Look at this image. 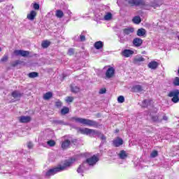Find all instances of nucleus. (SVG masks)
Instances as JSON below:
<instances>
[{
  "label": "nucleus",
  "instance_id": "1",
  "mask_svg": "<svg viewBox=\"0 0 179 179\" xmlns=\"http://www.w3.org/2000/svg\"><path fill=\"white\" fill-rule=\"evenodd\" d=\"M76 160V159L74 158L65 160L62 165H59L57 167L50 169L46 171L45 174V177H51V176H55L57 173L68 170V169L72 166L73 163H75Z\"/></svg>",
  "mask_w": 179,
  "mask_h": 179
},
{
  "label": "nucleus",
  "instance_id": "2",
  "mask_svg": "<svg viewBox=\"0 0 179 179\" xmlns=\"http://www.w3.org/2000/svg\"><path fill=\"white\" fill-rule=\"evenodd\" d=\"M78 132H80L83 135H89V136H92V138H96V136H97L101 141H106L107 139L106 136L101 131L86 127L79 128Z\"/></svg>",
  "mask_w": 179,
  "mask_h": 179
},
{
  "label": "nucleus",
  "instance_id": "3",
  "mask_svg": "<svg viewBox=\"0 0 179 179\" xmlns=\"http://www.w3.org/2000/svg\"><path fill=\"white\" fill-rule=\"evenodd\" d=\"M99 162V157H97L96 155L92 156V157H90L86 159L85 162H84L78 169H77V172L79 174H83L85 171V170H89V166H94L96 163Z\"/></svg>",
  "mask_w": 179,
  "mask_h": 179
},
{
  "label": "nucleus",
  "instance_id": "4",
  "mask_svg": "<svg viewBox=\"0 0 179 179\" xmlns=\"http://www.w3.org/2000/svg\"><path fill=\"white\" fill-rule=\"evenodd\" d=\"M71 121H75V122L83 124V125H87L88 127H94V128L99 127V123H97V122L94 120H90L89 119L73 117L71 118Z\"/></svg>",
  "mask_w": 179,
  "mask_h": 179
},
{
  "label": "nucleus",
  "instance_id": "5",
  "mask_svg": "<svg viewBox=\"0 0 179 179\" xmlns=\"http://www.w3.org/2000/svg\"><path fill=\"white\" fill-rule=\"evenodd\" d=\"M168 96L172 97L171 101L173 103H178V101H179V90H175L171 91L168 94Z\"/></svg>",
  "mask_w": 179,
  "mask_h": 179
},
{
  "label": "nucleus",
  "instance_id": "6",
  "mask_svg": "<svg viewBox=\"0 0 179 179\" xmlns=\"http://www.w3.org/2000/svg\"><path fill=\"white\" fill-rule=\"evenodd\" d=\"M128 2L131 6H139V5L143 6L145 5V1L143 0H128Z\"/></svg>",
  "mask_w": 179,
  "mask_h": 179
},
{
  "label": "nucleus",
  "instance_id": "7",
  "mask_svg": "<svg viewBox=\"0 0 179 179\" xmlns=\"http://www.w3.org/2000/svg\"><path fill=\"white\" fill-rule=\"evenodd\" d=\"M14 54L15 55H21V57H29V55H30V52L27 51V50H15L14 51Z\"/></svg>",
  "mask_w": 179,
  "mask_h": 179
},
{
  "label": "nucleus",
  "instance_id": "8",
  "mask_svg": "<svg viewBox=\"0 0 179 179\" xmlns=\"http://www.w3.org/2000/svg\"><path fill=\"white\" fill-rule=\"evenodd\" d=\"M134 50L129 49H125L122 52V57H124V58H129V57L134 55Z\"/></svg>",
  "mask_w": 179,
  "mask_h": 179
},
{
  "label": "nucleus",
  "instance_id": "9",
  "mask_svg": "<svg viewBox=\"0 0 179 179\" xmlns=\"http://www.w3.org/2000/svg\"><path fill=\"white\" fill-rule=\"evenodd\" d=\"M114 73H115V69H114L113 67L108 68L106 73L107 79H110V78H113L114 76Z\"/></svg>",
  "mask_w": 179,
  "mask_h": 179
},
{
  "label": "nucleus",
  "instance_id": "10",
  "mask_svg": "<svg viewBox=\"0 0 179 179\" xmlns=\"http://www.w3.org/2000/svg\"><path fill=\"white\" fill-rule=\"evenodd\" d=\"M124 140L122 138L117 137L116 139H114L113 141V145L115 146V148H120L121 145H123Z\"/></svg>",
  "mask_w": 179,
  "mask_h": 179
},
{
  "label": "nucleus",
  "instance_id": "11",
  "mask_svg": "<svg viewBox=\"0 0 179 179\" xmlns=\"http://www.w3.org/2000/svg\"><path fill=\"white\" fill-rule=\"evenodd\" d=\"M142 44H143V40H142V38H135L133 40V45L134 47H141V45H142Z\"/></svg>",
  "mask_w": 179,
  "mask_h": 179
},
{
  "label": "nucleus",
  "instance_id": "12",
  "mask_svg": "<svg viewBox=\"0 0 179 179\" xmlns=\"http://www.w3.org/2000/svg\"><path fill=\"white\" fill-rule=\"evenodd\" d=\"M131 90L132 92H134V93H139L141 92H143V88L141 87V85H136L133 86Z\"/></svg>",
  "mask_w": 179,
  "mask_h": 179
},
{
  "label": "nucleus",
  "instance_id": "13",
  "mask_svg": "<svg viewBox=\"0 0 179 179\" xmlns=\"http://www.w3.org/2000/svg\"><path fill=\"white\" fill-rule=\"evenodd\" d=\"M11 96L14 99H20V97H22V96H23V93H21L20 91L15 90L12 92Z\"/></svg>",
  "mask_w": 179,
  "mask_h": 179
},
{
  "label": "nucleus",
  "instance_id": "14",
  "mask_svg": "<svg viewBox=\"0 0 179 179\" xmlns=\"http://www.w3.org/2000/svg\"><path fill=\"white\" fill-rule=\"evenodd\" d=\"M94 48H96V50H101V48L104 47V43H103V41H99L94 43Z\"/></svg>",
  "mask_w": 179,
  "mask_h": 179
},
{
  "label": "nucleus",
  "instance_id": "15",
  "mask_svg": "<svg viewBox=\"0 0 179 179\" xmlns=\"http://www.w3.org/2000/svg\"><path fill=\"white\" fill-rule=\"evenodd\" d=\"M31 121V117L30 116H21L20 117V122L27 123Z\"/></svg>",
  "mask_w": 179,
  "mask_h": 179
},
{
  "label": "nucleus",
  "instance_id": "16",
  "mask_svg": "<svg viewBox=\"0 0 179 179\" xmlns=\"http://www.w3.org/2000/svg\"><path fill=\"white\" fill-rule=\"evenodd\" d=\"M135 31V29L132 27H128L123 29L124 34H126L127 36H129V34H132Z\"/></svg>",
  "mask_w": 179,
  "mask_h": 179
},
{
  "label": "nucleus",
  "instance_id": "17",
  "mask_svg": "<svg viewBox=\"0 0 179 179\" xmlns=\"http://www.w3.org/2000/svg\"><path fill=\"white\" fill-rule=\"evenodd\" d=\"M152 103H153V101L150 99H145L142 103V107H144V108L149 107V106H152Z\"/></svg>",
  "mask_w": 179,
  "mask_h": 179
},
{
  "label": "nucleus",
  "instance_id": "18",
  "mask_svg": "<svg viewBox=\"0 0 179 179\" xmlns=\"http://www.w3.org/2000/svg\"><path fill=\"white\" fill-rule=\"evenodd\" d=\"M151 117L152 121L153 122H162V120L159 118V115H152V113L150 114Z\"/></svg>",
  "mask_w": 179,
  "mask_h": 179
},
{
  "label": "nucleus",
  "instance_id": "19",
  "mask_svg": "<svg viewBox=\"0 0 179 179\" xmlns=\"http://www.w3.org/2000/svg\"><path fill=\"white\" fill-rule=\"evenodd\" d=\"M157 66H159V63H157V62L152 61L148 64V68L150 69H156Z\"/></svg>",
  "mask_w": 179,
  "mask_h": 179
},
{
  "label": "nucleus",
  "instance_id": "20",
  "mask_svg": "<svg viewBox=\"0 0 179 179\" xmlns=\"http://www.w3.org/2000/svg\"><path fill=\"white\" fill-rule=\"evenodd\" d=\"M70 87L72 93H79V92L80 91V88L75 85V84L71 85Z\"/></svg>",
  "mask_w": 179,
  "mask_h": 179
},
{
  "label": "nucleus",
  "instance_id": "21",
  "mask_svg": "<svg viewBox=\"0 0 179 179\" xmlns=\"http://www.w3.org/2000/svg\"><path fill=\"white\" fill-rule=\"evenodd\" d=\"M145 35H146V29L141 28L137 30V36H138V37H142Z\"/></svg>",
  "mask_w": 179,
  "mask_h": 179
},
{
  "label": "nucleus",
  "instance_id": "22",
  "mask_svg": "<svg viewBox=\"0 0 179 179\" xmlns=\"http://www.w3.org/2000/svg\"><path fill=\"white\" fill-rule=\"evenodd\" d=\"M37 13L34 10H31L29 14L27 15V19L29 20H34V17H36Z\"/></svg>",
  "mask_w": 179,
  "mask_h": 179
},
{
  "label": "nucleus",
  "instance_id": "23",
  "mask_svg": "<svg viewBox=\"0 0 179 179\" xmlns=\"http://www.w3.org/2000/svg\"><path fill=\"white\" fill-rule=\"evenodd\" d=\"M118 156L120 159L124 160V159H127L128 157V154H127V152H125V150H121Z\"/></svg>",
  "mask_w": 179,
  "mask_h": 179
},
{
  "label": "nucleus",
  "instance_id": "24",
  "mask_svg": "<svg viewBox=\"0 0 179 179\" xmlns=\"http://www.w3.org/2000/svg\"><path fill=\"white\" fill-rule=\"evenodd\" d=\"M70 145H71V141H69V140H65L62 143V148L63 149H68V148H69Z\"/></svg>",
  "mask_w": 179,
  "mask_h": 179
},
{
  "label": "nucleus",
  "instance_id": "25",
  "mask_svg": "<svg viewBox=\"0 0 179 179\" xmlns=\"http://www.w3.org/2000/svg\"><path fill=\"white\" fill-rule=\"evenodd\" d=\"M143 61H145V58L139 56H136L134 59V64H139V62H143Z\"/></svg>",
  "mask_w": 179,
  "mask_h": 179
},
{
  "label": "nucleus",
  "instance_id": "26",
  "mask_svg": "<svg viewBox=\"0 0 179 179\" xmlns=\"http://www.w3.org/2000/svg\"><path fill=\"white\" fill-rule=\"evenodd\" d=\"M55 15L59 19H62V17H64V12L61 10H57Z\"/></svg>",
  "mask_w": 179,
  "mask_h": 179
},
{
  "label": "nucleus",
  "instance_id": "27",
  "mask_svg": "<svg viewBox=\"0 0 179 179\" xmlns=\"http://www.w3.org/2000/svg\"><path fill=\"white\" fill-rule=\"evenodd\" d=\"M103 19L105 20H111V19H113V14L110 12L106 13V14L103 17Z\"/></svg>",
  "mask_w": 179,
  "mask_h": 179
},
{
  "label": "nucleus",
  "instance_id": "28",
  "mask_svg": "<svg viewBox=\"0 0 179 179\" xmlns=\"http://www.w3.org/2000/svg\"><path fill=\"white\" fill-rule=\"evenodd\" d=\"M51 97H52V92H46L43 96L44 100H50Z\"/></svg>",
  "mask_w": 179,
  "mask_h": 179
},
{
  "label": "nucleus",
  "instance_id": "29",
  "mask_svg": "<svg viewBox=\"0 0 179 179\" xmlns=\"http://www.w3.org/2000/svg\"><path fill=\"white\" fill-rule=\"evenodd\" d=\"M69 113V108L64 106L63 108L61 110V114L62 115H65V114H68Z\"/></svg>",
  "mask_w": 179,
  "mask_h": 179
},
{
  "label": "nucleus",
  "instance_id": "30",
  "mask_svg": "<svg viewBox=\"0 0 179 179\" xmlns=\"http://www.w3.org/2000/svg\"><path fill=\"white\" fill-rule=\"evenodd\" d=\"M118 38L120 39V43H121L122 44H124V43H125L127 41V38L125 37V36L119 35Z\"/></svg>",
  "mask_w": 179,
  "mask_h": 179
},
{
  "label": "nucleus",
  "instance_id": "31",
  "mask_svg": "<svg viewBox=\"0 0 179 179\" xmlns=\"http://www.w3.org/2000/svg\"><path fill=\"white\" fill-rule=\"evenodd\" d=\"M133 22H134V23H135L136 24H139V23H141V17H139V16H135V17L133 18Z\"/></svg>",
  "mask_w": 179,
  "mask_h": 179
},
{
  "label": "nucleus",
  "instance_id": "32",
  "mask_svg": "<svg viewBox=\"0 0 179 179\" xmlns=\"http://www.w3.org/2000/svg\"><path fill=\"white\" fill-rule=\"evenodd\" d=\"M28 76H29V78H37L38 76V73H37V72H31V73H29L28 74Z\"/></svg>",
  "mask_w": 179,
  "mask_h": 179
},
{
  "label": "nucleus",
  "instance_id": "33",
  "mask_svg": "<svg viewBox=\"0 0 179 179\" xmlns=\"http://www.w3.org/2000/svg\"><path fill=\"white\" fill-rule=\"evenodd\" d=\"M49 45H50V41H44L41 43V46L43 47V48H48Z\"/></svg>",
  "mask_w": 179,
  "mask_h": 179
},
{
  "label": "nucleus",
  "instance_id": "34",
  "mask_svg": "<svg viewBox=\"0 0 179 179\" xmlns=\"http://www.w3.org/2000/svg\"><path fill=\"white\" fill-rule=\"evenodd\" d=\"M20 64H22V61L16 60V61L11 63V66L15 68V66H17V65H20Z\"/></svg>",
  "mask_w": 179,
  "mask_h": 179
},
{
  "label": "nucleus",
  "instance_id": "35",
  "mask_svg": "<svg viewBox=\"0 0 179 179\" xmlns=\"http://www.w3.org/2000/svg\"><path fill=\"white\" fill-rule=\"evenodd\" d=\"M158 155H159V152H157V150H154L151 152L150 157H152V158L157 157Z\"/></svg>",
  "mask_w": 179,
  "mask_h": 179
},
{
  "label": "nucleus",
  "instance_id": "36",
  "mask_svg": "<svg viewBox=\"0 0 179 179\" xmlns=\"http://www.w3.org/2000/svg\"><path fill=\"white\" fill-rule=\"evenodd\" d=\"M55 124L58 125H69L68 123L64 122L63 120H56Z\"/></svg>",
  "mask_w": 179,
  "mask_h": 179
},
{
  "label": "nucleus",
  "instance_id": "37",
  "mask_svg": "<svg viewBox=\"0 0 179 179\" xmlns=\"http://www.w3.org/2000/svg\"><path fill=\"white\" fill-rule=\"evenodd\" d=\"M173 84L174 85V86H179V78L178 77H176Z\"/></svg>",
  "mask_w": 179,
  "mask_h": 179
},
{
  "label": "nucleus",
  "instance_id": "38",
  "mask_svg": "<svg viewBox=\"0 0 179 179\" xmlns=\"http://www.w3.org/2000/svg\"><path fill=\"white\" fill-rule=\"evenodd\" d=\"M65 101L66 103H72V101H73V96H67Z\"/></svg>",
  "mask_w": 179,
  "mask_h": 179
},
{
  "label": "nucleus",
  "instance_id": "39",
  "mask_svg": "<svg viewBox=\"0 0 179 179\" xmlns=\"http://www.w3.org/2000/svg\"><path fill=\"white\" fill-rule=\"evenodd\" d=\"M8 57L6 55H4L3 57L1 59V62H7L8 59Z\"/></svg>",
  "mask_w": 179,
  "mask_h": 179
},
{
  "label": "nucleus",
  "instance_id": "40",
  "mask_svg": "<svg viewBox=\"0 0 179 179\" xmlns=\"http://www.w3.org/2000/svg\"><path fill=\"white\" fill-rule=\"evenodd\" d=\"M117 101L118 103H124V101H125V98H124V96H120L117 98Z\"/></svg>",
  "mask_w": 179,
  "mask_h": 179
},
{
  "label": "nucleus",
  "instance_id": "41",
  "mask_svg": "<svg viewBox=\"0 0 179 179\" xmlns=\"http://www.w3.org/2000/svg\"><path fill=\"white\" fill-rule=\"evenodd\" d=\"M47 143L50 147L55 146V141L53 140L48 141Z\"/></svg>",
  "mask_w": 179,
  "mask_h": 179
},
{
  "label": "nucleus",
  "instance_id": "42",
  "mask_svg": "<svg viewBox=\"0 0 179 179\" xmlns=\"http://www.w3.org/2000/svg\"><path fill=\"white\" fill-rule=\"evenodd\" d=\"M74 54H75V49L73 48L69 49V51H68L69 55H73Z\"/></svg>",
  "mask_w": 179,
  "mask_h": 179
},
{
  "label": "nucleus",
  "instance_id": "43",
  "mask_svg": "<svg viewBox=\"0 0 179 179\" xmlns=\"http://www.w3.org/2000/svg\"><path fill=\"white\" fill-rule=\"evenodd\" d=\"M55 106H56V107H58V108L62 107V102H61L60 101H57L55 102Z\"/></svg>",
  "mask_w": 179,
  "mask_h": 179
},
{
  "label": "nucleus",
  "instance_id": "44",
  "mask_svg": "<svg viewBox=\"0 0 179 179\" xmlns=\"http://www.w3.org/2000/svg\"><path fill=\"white\" fill-rule=\"evenodd\" d=\"M34 8L36 10H38V9H40V5L38 3H35L34 4Z\"/></svg>",
  "mask_w": 179,
  "mask_h": 179
},
{
  "label": "nucleus",
  "instance_id": "45",
  "mask_svg": "<svg viewBox=\"0 0 179 179\" xmlns=\"http://www.w3.org/2000/svg\"><path fill=\"white\" fill-rule=\"evenodd\" d=\"M107 92V90L106 88H102L99 90V94H104Z\"/></svg>",
  "mask_w": 179,
  "mask_h": 179
},
{
  "label": "nucleus",
  "instance_id": "46",
  "mask_svg": "<svg viewBox=\"0 0 179 179\" xmlns=\"http://www.w3.org/2000/svg\"><path fill=\"white\" fill-rule=\"evenodd\" d=\"M162 121H169V116L166 115V114H164L163 116H162Z\"/></svg>",
  "mask_w": 179,
  "mask_h": 179
},
{
  "label": "nucleus",
  "instance_id": "47",
  "mask_svg": "<svg viewBox=\"0 0 179 179\" xmlns=\"http://www.w3.org/2000/svg\"><path fill=\"white\" fill-rule=\"evenodd\" d=\"M80 41H86V36H85V35L81 34L80 36Z\"/></svg>",
  "mask_w": 179,
  "mask_h": 179
},
{
  "label": "nucleus",
  "instance_id": "48",
  "mask_svg": "<svg viewBox=\"0 0 179 179\" xmlns=\"http://www.w3.org/2000/svg\"><path fill=\"white\" fill-rule=\"evenodd\" d=\"M27 148H29V149H32L33 148V143H31V142H29L28 143V144H27Z\"/></svg>",
  "mask_w": 179,
  "mask_h": 179
},
{
  "label": "nucleus",
  "instance_id": "49",
  "mask_svg": "<svg viewBox=\"0 0 179 179\" xmlns=\"http://www.w3.org/2000/svg\"><path fill=\"white\" fill-rule=\"evenodd\" d=\"M67 13H68V15H72V13L71 12V10H68Z\"/></svg>",
  "mask_w": 179,
  "mask_h": 179
},
{
  "label": "nucleus",
  "instance_id": "50",
  "mask_svg": "<svg viewBox=\"0 0 179 179\" xmlns=\"http://www.w3.org/2000/svg\"><path fill=\"white\" fill-rule=\"evenodd\" d=\"M178 39L179 40V36H178Z\"/></svg>",
  "mask_w": 179,
  "mask_h": 179
},
{
  "label": "nucleus",
  "instance_id": "51",
  "mask_svg": "<svg viewBox=\"0 0 179 179\" xmlns=\"http://www.w3.org/2000/svg\"><path fill=\"white\" fill-rule=\"evenodd\" d=\"M28 161L30 160L29 159H27Z\"/></svg>",
  "mask_w": 179,
  "mask_h": 179
},
{
  "label": "nucleus",
  "instance_id": "52",
  "mask_svg": "<svg viewBox=\"0 0 179 179\" xmlns=\"http://www.w3.org/2000/svg\"><path fill=\"white\" fill-rule=\"evenodd\" d=\"M0 51H1V48H0Z\"/></svg>",
  "mask_w": 179,
  "mask_h": 179
}]
</instances>
